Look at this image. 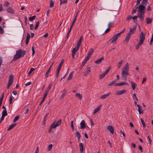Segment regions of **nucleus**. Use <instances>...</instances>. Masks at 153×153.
Wrapping results in <instances>:
<instances>
[{
    "label": "nucleus",
    "instance_id": "obj_1",
    "mask_svg": "<svg viewBox=\"0 0 153 153\" xmlns=\"http://www.w3.org/2000/svg\"><path fill=\"white\" fill-rule=\"evenodd\" d=\"M25 54V51L19 50L16 51V53L14 55L12 61H15L23 57Z\"/></svg>",
    "mask_w": 153,
    "mask_h": 153
},
{
    "label": "nucleus",
    "instance_id": "obj_2",
    "mask_svg": "<svg viewBox=\"0 0 153 153\" xmlns=\"http://www.w3.org/2000/svg\"><path fill=\"white\" fill-rule=\"evenodd\" d=\"M128 63H127L123 67L122 72V78L125 80L127 79V76L128 75Z\"/></svg>",
    "mask_w": 153,
    "mask_h": 153
},
{
    "label": "nucleus",
    "instance_id": "obj_3",
    "mask_svg": "<svg viewBox=\"0 0 153 153\" xmlns=\"http://www.w3.org/2000/svg\"><path fill=\"white\" fill-rule=\"evenodd\" d=\"M147 3H142V2L141 3V4L138 7V13H144V10L145 9V6L147 5Z\"/></svg>",
    "mask_w": 153,
    "mask_h": 153
},
{
    "label": "nucleus",
    "instance_id": "obj_4",
    "mask_svg": "<svg viewBox=\"0 0 153 153\" xmlns=\"http://www.w3.org/2000/svg\"><path fill=\"white\" fill-rule=\"evenodd\" d=\"M146 33L143 31L141 32L140 35V40L139 41V43L140 44H143L145 38Z\"/></svg>",
    "mask_w": 153,
    "mask_h": 153
},
{
    "label": "nucleus",
    "instance_id": "obj_5",
    "mask_svg": "<svg viewBox=\"0 0 153 153\" xmlns=\"http://www.w3.org/2000/svg\"><path fill=\"white\" fill-rule=\"evenodd\" d=\"M111 67H109L102 74H101L100 76V79H101L102 78H103L109 72L110 70L111 69Z\"/></svg>",
    "mask_w": 153,
    "mask_h": 153
},
{
    "label": "nucleus",
    "instance_id": "obj_6",
    "mask_svg": "<svg viewBox=\"0 0 153 153\" xmlns=\"http://www.w3.org/2000/svg\"><path fill=\"white\" fill-rule=\"evenodd\" d=\"M137 14L138 15V17L140 19V21L142 22L144 21V13H137Z\"/></svg>",
    "mask_w": 153,
    "mask_h": 153
},
{
    "label": "nucleus",
    "instance_id": "obj_7",
    "mask_svg": "<svg viewBox=\"0 0 153 153\" xmlns=\"http://www.w3.org/2000/svg\"><path fill=\"white\" fill-rule=\"evenodd\" d=\"M62 120L60 119L56 123H55V121H54L52 124L53 125V127L55 128L58 126H59L61 123Z\"/></svg>",
    "mask_w": 153,
    "mask_h": 153
},
{
    "label": "nucleus",
    "instance_id": "obj_8",
    "mask_svg": "<svg viewBox=\"0 0 153 153\" xmlns=\"http://www.w3.org/2000/svg\"><path fill=\"white\" fill-rule=\"evenodd\" d=\"M136 27L137 26L134 25L133 27L132 28H130L129 31L128 33H130L131 35H132L134 34L136 30Z\"/></svg>",
    "mask_w": 153,
    "mask_h": 153
},
{
    "label": "nucleus",
    "instance_id": "obj_9",
    "mask_svg": "<svg viewBox=\"0 0 153 153\" xmlns=\"http://www.w3.org/2000/svg\"><path fill=\"white\" fill-rule=\"evenodd\" d=\"M131 35L130 33H128L127 34L126 37L125 38V40L124 41V42H125L126 44H127L129 40V39L131 38Z\"/></svg>",
    "mask_w": 153,
    "mask_h": 153
},
{
    "label": "nucleus",
    "instance_id": "obj_10",
    "mask_svg": "<svg viewBox=\"0 0 153 153\" xmlns=\"http://www.w3.org/2000/svg\"><path fill=\"white\" fill-rule=\"evenodd\" d=\"M117 37L115 35L112 38H111L110 40L109 41H111V43H116V42H114L117 39H118Z\"/></svg>",
    "mask_w": 153,
    "mask_h": 153
},
{
    "label": "nucleus",
    "instance_id": "obj_11",
    "mask_svg": "<svg viewBox=\"0 0 153 153\" xmlns=\"http://www.w3.org/2000/svg\"><path fill=\"white\" fill-rule=\"evenodd\" d=\"M6 10L9 13L14 14L15 13V11L12 7H9L6 9Z\"/></svg>",
    "mask_w": 153,
    "mask_h": 153
},
{
    "label": "nucleus",
    "instance_id": "obj_12",
    "mask_svg": "<svg viewBox=\"0 0 153 153\" xmlns=\"http://www.w3.org/2000/svg\"><path fill=\"white\" fill-rule=\"evenodd\" d=\"M13 75L11 74L10 76L9 79L8 81V84H10V85H12V83L13 82Z\"/></svg>",
    "mask_w": 153,
    "mask_h": 153
},
{
    "label": "nucleus",
    "instance_id": "obj_13",
    "mask_svg": "<svg viewBox=\"0 0 153 153\" xmlns=\"http://www.w3.org/2000/svg\"><path fill=\"white\" fill-rule=\"evenodd\" d=\"M80 128L82 129H84L86 127V124L84 120H82L80 123Z\"/></svg>",
    "mask_w": 153,
    "mask_h": 153
},
{
    "label": "nucleus",
    "instance_id": "obj_14",
    "mask_svg": "<svg viewBox=\"0 0 153 153\" xmlns=\"http://www.w3.org/2000/svg\"><path fill=\"white\" fill-rule=\"evenodd\" d=\"M111 94L110 92H109L108 93L106 94L102 95L100 97V99H101L104 100L106 98V97H109Z\"/></svg>",
    "mask_w": 153,
    "mask_h": 153
},
{
    "label": "nucleus",
    "instance_id": "obj_15",
    "mask_svg": "<svg viewBox=\"0 0 153 153\" xmlns=\"http://www.w3.org/2000/svg\"><path fill=\"white\" fill-rule=\"evenodd\" d=\"M107 129L110 131V132L112 134H113L114 133V128L111 126H109L108 127Z\"/></svg>",
    "mask_w": 153,
    "mask_h": 153
},
{
    "label": "nucleus",
    "instance_id": "obj_16",
    "mask_svg": "<svg viewBox=\"0 0 153 153\" xmlns=\"http://www.w3.org/2000/svg\"><path fill=\"white\" fill-rule=\"evenodd\" d=\"M82 39H83V36H82L80 37L79 40L78 41V42L77 43V44L76 45V46H77V47H79L80 45L81 44L82 41Z\"/></svg>",
    "mask_w": 153,
    "mask_h": 153
},
{
    "label": "nucleus",
    "instance_id": "obj_17",
    "mask_svg": "<svg viewBox=\"0 0 153 153\" xmlns=\"http://www.w3.org/2000/svg\"><path fill=\"white\" fill-rule=\"evenodd\" d=\"M67 93V90L65 89H64L63 90V93L61 94L60 97L59 98L60 99H63L64 96H65Z\"/></svg>",
    "mask_w": 153,
    "mask_h": 153
},
{
    "label": "nucleus",
    "instance_id": "obj_18",
    "mask_svg": "<svg viewBox=\"0 0 153 153\" xmlns=\"http://www.w3.org/2000/svg\"><path fill=\"white\" fill-rule=\"evenodd\" d=\"M84 145L82 143H80L79 144V150L80 153H83Z\"/></svg>",
    "mask_w": 153,
    "mask_h": 153
},
{
    "label": "nucleus",
    "instance_id": "obj_19",
    "mask_svg": "<svg viewBox=\"0 0 153 153\" xmlns=\"http://www.w3.org/2000/svg\"><path fill=\"white\" fill-rule=\"evenodd\" d=\"M137 106L138 108V111L139 114H143L144 113V111L142 109H141L140 106L138 105H137Z\"/></svg>",
    "mask_w": 153,
    "mask_h": 153
},
{
    "label": "nucleus",
    "instance_id": "obj_20",
    "mask_svg": "<svg viewBox=\"0 0 153 153\" xmlns=\"http://www.w3.org/2000/svg\"><path fill=\"white\" fill-rule=\"evenodd\" d=\"M90 68L88 66H87L86 68V72L84 73V76H86L91 71V70H90Z\"/></svg>",
    "mask_w": 153,
    "mask_h": 153
},
{
    "label": "nucleus",
    "instance_id": "obj_21",
    "mask_svg": "<svg viewBox=\"0 0 153 153\" xmlns=\"http://www.w3.org/2000/svg\"><path fill=\"white\" fill-rule=\"evenodd\" d=\"M104 57H102L100 58L97 59V60L95 61V63L96 64H99L102 61L104 60Z\"/></svg>",
    "mask_w": 153,
    "mask_h": 153
},
{
    "label": "nucleus",
    "instance_id": "obj_22",
    "mask_svg": "<svg viewBox=\"0 0 153 153\" xmlns=\"http://www.w3.org/2000/svg\"><path fill=\"white\" fill-rule=\"evenodd\" d=\"M126 92V91L125 90H123L121 91H118L117 92V94L118 95H120L123 94Z\"/></svg>",
    "mask_w": 153,
    "mask_h": 153
},
{
    "label": "nucleus",
    "instance_id": "obj_23",
    "mask_svg": "<svg viewBox=\"0 0 153 153\" xmlns=\"http://www.w3.org/2000/svg\"><path fill=\"white\" fill-rule=\"evenodd\" d=\"M16 123H13L9 127L8 129L7 130L8 131H9L12 128L15 127L16 126Z\"/></svg>",
    "mask_w": 153,
    "mask_h": 153
},
{
    "label": "nucleus",
    "instance_id": "obj_24",
    "mask_svg": "<svg viewBox=\"0 0 153 153\" xmlns=\"http://www.w3.org/2000/svg\"><path fill=\"white\" fill-rule=\"evenodd\" d=\"M79 49V47H77V46L76 45L75 47L73 49L72 51V53L76 54V53L78 50Z\"/></svg>",
    "mask_w": 153,
    "mask_h": 153
},
{
    "label": "nucleus",
    "instance_id": "obj_25",
    "mask_svg": "<svg viewBox=\"0 0 153 153\" xmlns=\"http://www.w3.org/2000/svg\"><path fill=\"white\" fill-rule=\"evenodd\" d=\"M101 106V105H100L94 109V114H95L100 111Z\"/></svg>",
    "mask_w": 153,
    "mask_h": 153
},
{
    "label": "nucleus",
    "instance_id": "obj_26",
    "mask_svg": "<svg viewBox=\"0 0 153 153\" xmlns=\"http://www.w3.org/2000/svg\"><path fill=\"white\" fill-rule=\"evenodd\" d=\"M123 60H122L120 61L117 64V67L118 68H119L122 65L123 63Z\"/></svg>",
    "mask_w": 153,
    "mask_h": 153
},
{
    "label": "nucleus",
    "instance_id": "obj_27",
    "mask_svg": "<svg viewBox=\"0 0 153 153\" xmlns=\"http://www.w3.org/2000/svg\"><path fill=\"white\" fill-rule=\"evenodd\" d=\"M131 82L132 89L133 90H134L136 87L137 85L135 82L133 81H131Z\"/></svg>",
    "mask_w": 153,
    "mask_h": 153
},
{
    "label": "nucleus",
    "instance_id": "obj_28",
    "mask_svg": "<svg viewBox=\"0 0 153 153\" xmlns=\"http://www.w3.org/2000/svg\"><path fill=\"white\" fill-rule=\"evenodd\" d=\"M128 83L127 82H122L120 83H117L115 85V86H121L122 85H127Z\"/></svg>",
    "mask_w": 153,
    "mask_h": 153
},
{
    "label": "nucleus",
    "instance_id": "obj_29",
    "mask_svg": "<svg viewBox=\"0 0 153 153\" xmlns=\"http://www.w3.org/2000/svg\"><path fill=\"white\" fill-rule=\"evenodd\" d=\"M74 72V71H73L70 74L67 78V80H69L72 79L73 76V73Z\"/></svg>",
    "mask_w": 153,
    "mask_h": 153
},
{
    "label": "nucleus",
    "instance_id": "obj_30",
    "mask_svg": "<svg viewBox=\"0 0 153 153\" xmlns=\"http://www.w3.org/2000/svg\"><path fill=\"white\" fill-rule=\"evenodd\" d=\"M75 95L76 96V97H77L80 100H81L82 99V95L80 93H76V94Z\"/></svg>",
    "mask_w": 153,
    "mask_h": 153
},
{
    "label": "nucleus",
    "instance_id": "obj_31",
    "mask_svg": "<svg viewBox=\"0 0 153 153\" xmlns=\"http://www.w3.org/2000/svg\"><path fill=\"white\" fill-rule=\"evenodd\" d=\"M94 51V50L93 48H91L88 51V55L89 56H91V55L93 53Z\"/></svg>",
    "mask_w": 153,
    "mask_h": 153
},
{
    "label": "nucleus",
    "instance_id": "obj_32",
    "mask_svg": "<svg viewBox=\"0 0 153 153\" xmlns=\"http://www.w3.org/2000/svg\"><path fill=\"white\" fill-rule=\"evenodd\" d=\"M61 68L59 67L58 66L57 70L56 73V78H57L59 76V74L60 71L61 69Z\"/></svg>",
    "mask_w": 153,
    "mask_h": 153
},
{
    "label": "nucleus",
    "instance_id": "obj_33",
    "mask_svg": "<svg viewBox=\"0 0 153 153\" xmlns=\"http://www.w3.org/2000/svg\"><path fill=\"white\" fill-rule=\"evenodd\" d=\"M76 135L77 137L79 140L80 138L81 137L80 133L78 131H77L76 133Z\"/></svg>",
    "mask_w": 153,
    "mask_h": 153
},
{
    "label": "nucleus",
    "instance_id": "obj_34",
    "mask_svg": "<svg viewBox=\"0 0 153 153\" xmlns=\"http://www.w3.org/2000/svg\"><path fill=\"white\" fill-rule=\"evenodd\" d=\"M146 23L148 24H150L151 23L152 20L151 19H150L148 17H147L146 19Z\"/></svg>",
    "mask_w": 153,
    "mask_h": 153
},
{
    "label": "nucleus",
    "instance_id": "obj_35",
    "mask_svg": "<svg viewBox=\"0 0 153 153\" xmlns=\"http://www.w3.org/2000/svg\"><path fill=\"white\" fill-rule=\"evenodd\" d=\"M2 115L5 116L7 115V113L6 110H3L2 112Z\"/></svg>",
    "mask_w": 153,
    "mask_h": 153
},
{
    "label": "nucleus",
    "instance_id": "obj_36",
    "mask_svg": "<svg viewBox=\"0 0 153 153\" xmlns=\"http://www.w3.org/2000/svg\"><path fill=\"white\" fill-rule=\"evenodd\" d=\"M52 83H51V84H49L48 85V87L47 89V90H46V91L48 92L51 89V88L52 87Z\"/></svg>",
    "mask_w": 153,
    "mask_h": 153
},
{
    "label": "nucleus",
    "instance_id": "obj_37",
    "mask_svg": "<svg viewBox=\"0 0 153 153\" xmlns=\"http://www.w3.org/2000/svg\"><path fill=\"white\" fill-rule=\"evenodd\" d=\"M86 63L84 62V61L82 62V64L80 65L79 68L80 70H81L83 68V67L85 65Z\"/></svg>",
    "mask_w": 153,
    "mask_h": 153
},
{
    "label": "nucleus",
    "instance_id": "obj_38",
    "mask_svg": "<svg viewBox=\"0 0 153 153\" xmlns=\"http://www.w3.org/2000/svg\"><path fill=\"white\" fill-rule=\"evenodd\" d=\"M55 128L53 127V125L51 124L49 129L48 130V133H51L52 131V128Z\"/></svg>",
    "mask_w": 153,
    "mask_h": 153
},
{
    "label": "nucleus",
    "instance_id": "obj_39",
    "mask_svg": "<svg viewBox=\"0 0 153 153\" xmlns=\"http://www.w3.org/2000/svg\"><path fill=\"white\" fill-rule=\"evenodd\" d=\"M60 5H61L62 4H65L67 2V0H60Z\"/></svg>",
    "mask_w": 153,
    "mask_h": 153
},
{
    "label": "nucleus",
    "instance_id": "obj_40",
    "mask_svg": "<svg viewBox=\"0 0 153 153\" xmlns=\"http://www.w3.org/2000/svg\"><path fill=\"white\" fill-rule=\"evenodd\" d=\"M36 16L34 15L30 17L29 18V19L30 21H32L35 18Z\"/></svg>",
    "mask_w": 153,
    "mask_h": 153
},
{
    "label": "nucleus",
    "instance_id": "obj_41",
    "mask_svg": "<svg viewBox=\"0 0 153 153\" xmlns=\"http://www.w3.org/2000/svg\"><path fill=\"white\" fill-rule=\"evenodd\" d=\"M90 56L88 55V56L86 57H85V59L83 60L84 62H87L89 60L90 58Z\"/></svg>",
    "mask_w": 153,
    "mask_h": 153
},
{
    "label": "nucleus",
    "instance_id": "obj_42",
    "mask_svg": "<svg viewBox=\"0 0 153 153\" xmlns=\"http://www.w3.org/2000/svg\"><path fill=\"white\" fill-rule=\"evenodd\" d=\"M50 7H53L54 2L52 0H51L50 1Z\"/></svg>",
    "mask_w": 153,
    "mask_h": 153
},
{
    "label": "nucleus",
    "instance_id": "obj_43",
    "mask_svg": "<svg viewBox=\"0 0 153 153\" xmlns=\"http://www.w3.org/2000/svg\"><path fill=\"white\" fill-rule=\"evenodd\" d=\"M39 21H38L36 22V25L35 26V28H34V29L35 30H36L38 26L39 25Z\"/></svg>",
    "mask_w": 153,
    "mask_h": 153
},
{
    "label": "nucleus",
    "instance_id": "obj_44",
    "mask_svg": "<svg viewBox=\"0 0 153 153\" xmlns=\"http://www.w3.org/2000/svg\"><path fill=\"white\" fill-rule=\"evenodd\" d=\"M115 80L112 81V82H110L108 85V86H111L112 85H115Z\"/></svg>",
    "mask_w": 153,
    "mask_h": 153
},
{
    "label": "nucleus",
    "instance_id": "obj_45",
    "mask_svg": "<svg viewBox=\"0 0 153 153\" xmlns=\"http://www.w3.org/2000/svg\"><path fill=\"white\" fill-rule=\"evenodd\" d=\"M19 118V116H17L13 120V121L14 122H15L18 120Z\"/></svg>",
    "mask_w": 153,
    "mask_h": 153
},
{
    "label": "nucleus",
    "instance_id": "obj_46",
    "mask_svg": "<svg viewBox=\"0 0 153 153\" xmlns=\"http://www.w3.org/2000/svg\"><path fill=\"white\" fill-rule=\"evenodd\" d=\"M51 71L49 70H48L45 74V78H47L49 75V74L50 73Z\"/></svg>",
    "mask_w": 153,
    "mask_h": 153
},
{
    "label": "nucleus",
    "instance_id": "obj_47",
    "mask_svg": "<svg viewBox=\"0 0 153 153\" xmlns=\"http://www.w3.org/2000/svg\"><path fill=\"white\" fill-rule=\"evenodd\" d=\"M141 123L143 125V127L145 128L146 127V125L145 124V123H144L143 120V118H141Z\"/></svg>",
    "mask_w": 153,
    "mask_h": 153
},
{
    "label": "nucleus",
    "instance_id": "obj_48",
    "mask_svg": "<svg viewBox=\"0 0 153 153\" xmlns=\"http://www.w3.org/2000/svg\"><path fill=\"white\" fill-rule=\"evenodd\" d=\"M13 96L11 95L9 99V104H12V101H13Z\"/></svg>",
    "mask_w": 153,
    "mask_h": 153
},
{
    "label": "nucleus",
    "instance_id": "obj_49",
    "mask_svg": "<svg viewBox=\"0 0 153 153\" xmlns=\"http://www.w3.org/2000/svg\"><path fill=\"white\" fill-rule=\"evenodd\" d=\"M53 147V145L52 144L49 145L48 146V150L50 151L52 149Z\"/></svg>",
    "mask_w": 153,
    "mask_h": 153
},
{
    "label": "nucleus",
    "instance_id": "obj_50",
    "mask_svg": "<svg viewBox=\"0 0 153 153\" xmlns=\"http://www.w3.org/2000/svg\"><path fill=\"white\" fill-rule=\"evenodd\" d=\"M64 62V60L63 59H62L60 64H59L58 67L61 68L62 65L63 64V62Z\"/></svg>",
    "mask_w": 153,
    "mask_h": 153
},
{
    "label": "nucleus",
    "instance_id": "obj_51",
    "mask_svg": "<svg viewBox=\"0 0 153 153\" xmlns=\"http://www.w3.org/2000/svg\"><path fill=\"white\" fill-rule=\"evenodd\" d=\"M4 94L3 93L2 94V96L0 98V103H2V102L3 100V99L4 97Z\"/></svg>",
    "mask_w": 153,
    "mask_h": 153
},
{
    "label": "nucleus",
    "instance_id": "obj_52",
    "mask_svg": "<svg viewBox=\"0 0 153 153\" xmlns=\"http://www.w3.org/2000/svg\"><path fill=\"white\" fill-rule=\"evenodd\" d=\"M143 44H140L139 43V42L138 43L137 45L136 46L135 48L136 49H138L139 47L141 46Z\"/></svg>",
    "mask_w": 153,
    "mask_h": 153
},
{
    "label": "nucleus",
    "instance_id": "obj_53",
    "mask_svg": "<svg viewBox=\"0 0 153 153\" xmlns=\"http://www.w3.org/2000/svg\"><path fill=\"white\" fill-rule=\"evenodd\" d=\"M9 4V3L7 1H5L4 2V6H5L6 7H7L8 6Z\"/></svg>",
    "mask_w": 153,
    "mask_h": 153
},
{
    "label": "nucleus",
    "instance_id": "obj_54",
    "mask_svg": "<svg viewBox=\"0 0 153 153\" xmlns=\"http://www.w3.org/2000/svg\"><path fill=\"white\" fill-rule=\"evenodd\" d=\"M77 18V15H76L74 17V20L72 22V25H74V24Z\"/></svg>",
    "mask_w": 153,
    "mask_h": 153
},
{
    "label": "nucleus",
    "instance_id": "obj_55",
    "mask_svg": "<svg viewBox=\"0 0 153 153\" xmlns=\"http://www.w3.org/2000/svg\"><path fill=\"white\" fill-rule=\"evenodd\" d=\"M4 33V30L2 27L0 26V34H3Z\"/></svg>",
    "mask_w": 153,
    "mask_h": 153
},
{
    "label": "nucleus",
    "instance_id": "obj_56",
    "mask_svg": "<svg viewBox=\"0 0 153 153\" xmlns=\"http://www.w3.org/2000/svg\"><path fill=\"white\" fill-rule=\"evenodd\" d=\"M5 117V116L2 115L0 119V124H1L2 121L4 120V118Z\"/></svg>",
    "mask_w": 153,
    "mask_h": 153
},
{
    "label": "nucleus",
    "instance_id": "obj_57",
    "mask_svg": "<svg viewBox=\"0 0 153 153\" xmlns=\"http://www.w3.org/2000/svg\"><path fill=\"white\" fill-rule=\"evenodd\" d=\"M48 92H47L46 91L45 92V94H44V96L43 97V99H45L46 98L48 94Z\"/></svg>",
    "mask_w": 153,
    "mask_h": 153
},
{
    "label": "nucleus",
    "instance_id": "obj_58",
    "mask_svg": "<svg viewBox=\"0 0 153 153\" xmlns=\"http://www.w3.org/2000/svg\"><path fill=\"white\" fill-rule=\"evenodd\" d=\"M131 19H132V16L131 15H129L126 18V20L128 21Z\"/></svg>",
    "mask_w": 153,
    "mask_h": 153
},
{
    "label": "nucleus",
    "instance_id": "obj_59",
    "mask_svg": "<svg viewBox=\"0 0 153 153\" xmlns=\"http://www.w3.org/2000/svg\"><path fill=\"white\" fill-rule=\"evenodd\" d=\"M45 100L43 99H42V100H41V102H40L38 106V108H39V106H41L42 104L45 101Z\"/></svg>",
    "mask_w": 153,
    "mask_h": 153
},
{
    "label": "nucleus",
    "instance_id": "obj_60",
    "mask_svg": "<svg viewBox=\"0 0 153 153\" xmlns=\"http://www.w3.org/2000/svg\"><path fill=\"white\" fill-rule=\"evenodd\" d=\"M35 70V69L33 68H31L30 70V71H29V72L28 73V74H30L31 72H32L33 71H34Z\"/></svg>",
    "mask_w": 153,
    "mask_h": 153
},
{
    "label": "nucleus",
    "instance_id": "obj_61",
    "mask_svg": "<svg viewBox=\"0 0 153 153\" xmlns=\"http://www.w3.org/2000/svg\"><path fill=\"white\" fill-rule=\"evenodd\" d=\"M30 38V34L29 33H27V36L26 39L29 40Z\"/></svg>",
    "mask_w": 153,
    "mask_h": 153
},
{
    "label": "nucleus",
    "instance_id": "obj_62",
    "mask_svg": "<svg viewBox=\"0 0 153 153\" xmlns=\"http://www.w3.org/2000/svg\"><path fill=\"white\" fill-rule=\"evenodd\" d=\"M32 56H33L35 53V50L34 49L33 46L32 47Z\"/></svg>",
    "mask_w": 153,
    "mask_h": 153
},
{
    "label": "nucleus",
    "instance_id": "obj_63",
    "mask_svg": "<svg viewBox=\"0 0 153 153\" xmlns=\"http://www.w3.org/2000/svg\"><path fill=\"white\" fill-rule=\"evenodd\" d=\"M133 98H135L137 101H138V98L137 97H136V95L135 94H133Z\"/></svg>",
    "mask_w": 153,
    "mask_h": 153
},
{
    "label": "nucleus",
    "instance_id": "obj_64",
    "mask_svg": "<svg viewBox=\"0 0 153 153\" xmlns=\"http://www.w3.org/2000/svg\"><path fill=\"white\" fill-rule=\"evenodd\" d=\"M110 30V29L109 27H108L105 30V31L104 32V33H107L108 32H109Z\"/></svg>",
    "mask_w": 153,
    "mask_h": 153
}]
</instances>
